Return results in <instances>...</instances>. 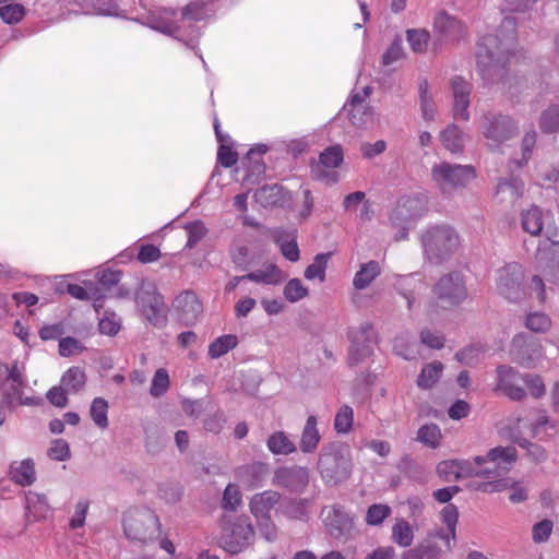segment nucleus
Listing matches in <instances>:
<instances>
[{
	"label": "nucleus",
	"instance_id": "nucleus-1",
	"mask_svg": "<svg viewBox=\"0 0 559 559\" xmlns=\"http://www.w3.org/2000/svg\"><path fill=\"white\" fill-rule=\"evenodd\" d=\"M515 26L514 17L506 16L497 34L481 37L476 53L477 70L486 84L508 83L504 69L515 49Z\"/></svg>",
	"mask_w": 559,
	"mask_h": 559
},
{
	"label": "nucleus",
	"instance_id": "nucleus-2",
	"mask_svg": "<svg viewBox=\"0 0 559 559\" xmlns=\"http://www.w3.org/2000/svg\"><path fill=\"white\" fill-rule=\"evenodd\" d=\"M424 258L431 264L449 261L461 247V236L450 224H435L420 234Z\"/></svg>",
	"mask_w": 559,
	"mask_h": 559
},
{
	"label": "nucleus",
	"instance_id": "nucleus-3",
	"mask_svg": "<svg viewBox=\"0 0 559 559\" xmlns=\"http://www.w3.org/2000/svg\"><path fill=\"white\" fill-rule=\"evenodd\" d=\"M318 472L326 486L347 481L353 473V457L349 447L341 441L324 444L318 457Z\"/></svg>",
	"mask_w": 559,
	"mask_h": 559
},
{
	"label": "nucleus",
	"instance_id": "nucleus-4",
	"mask_svg": "<svg viewBox=\"0 0 559 559\" xmlns=\"http://www.w3.org/2000/svg\"><path fill=\"white\" fill-rule=\"evenodd\" d=\"M160 528L157 515L150 509L131 510L123 519V531L127 538L146 544L154 540Z\"/></svg>",
	"mask_w": 559,
	"mask_h": 559
},
{
	"label": "nucleus",
	"instance_id": "nucleus-5",
	"mask_svg": "<svg viewBox=\"0 0 559 559\" xmlns=\"http://www.w3.org/2000/svg\"><path fill=\"white\" fill-rule=\"evenodd\" d=\"M254 528L247 516H239L234 522H225L219 545L231 555H237L254 542Z\"/></svg>",
	"mask_w": 559,
	"mask_h": 559
},
{
	"label": "nucleus",
	"instance_id": "nucleus-6",
	"mask_svg": "<svg viewBox=\"0 0 559 559\" xmlns=\"http://www.w3.org/2000/svg\"><path fill=\"white\" fill-rule=\"evenodd\" d=\"M135 304L147 322L154 326L166 324L165 302L157 287L152 282H142L135 293Z\"/></svg>",
	"mask_w": 559,
	"mask_h": 559
},
{
	"label": "nucleus",
	"instance_id": "nucleus-7",
	"mask_svg": "<svg viewBox=\"0 0 559 559\" xmlns=\"http://www.w3.org/2000/svg\"><path fill=\"white\" fill-rule=\"evenodd\" d=\"M433 181L443 193L466 187L475 177V170L468 165H457L442 162L431 169Z\"/></svg>",
	"mask_w": 559,
	"mask_h": 559
},
{
	"label": "nucleus",
	"instance_id": "nucleus-8",
	"mask_svg": "<svg viewBox=\"0 0 559 559\" xmlns=\"http://www.w3.org/2000/svg\"><path fill=\"white\" fill-rule=\"evenodd\" d=\"M521 223L523 229L532 236H538L544 231L546 238L559 250L558 228L550 212H543L542 209L533 205L523 211Z\"/></svg>",
	"mask_w": 559,
	"mask_h": 559
},
{
	"label": "nucleus",
	"instance_id": "nucleus-9",
	"mask_svg": "<svg viewBox=\"0 0 559 559\" xmlns=\"http://www.w3.org/2000/svg\"><path fill=\"white\" fill-rule=\"evenodd\" d=\"M524 271L518 263H509L498 271L497 289L499 294L511 302L524 298Z\"/></svg>",
	"mask_w": 559,
	"mask_h": 559
},
{
	"label": "nucleus",
	"instance_id": "nucleus-10",
	"mask_svg": "<svg viewBox=\"0 0 559 559\" xmlns=\"http://www.w3.org/2000/svg\"><path fill=\"white\" fill-rule=\"evenodd\" d=\"M175 16L176 11L174 9H163L158 15H152L150 17L148 26L163 34L182 40L186 43L188 47L194 49L198 44V38L200 36L199 29L194 25H189L193 33V36L186 40L181 32L182 26L179 24L178 21L174 19Z\"/></svg>",
	"mask_w": 559,
	"mask_h": 559
},
{
	"label": "nucleus",
	"instance_id": "nucleus-11",
	"mask_svg": "<svg viewBox=\"0 0 559 559\" xmlns=\"http://www.w3.org/2000/svg\"><path fill=\"white\" fill-rule=\"evenodd\" d=\"M427 197L421 193L403 195L397 200L396 206L390 215V221L395 226L420 218L427 212Z\"/></svg>",
	"mask_w": 559,
	"mask_h": 559
},
{
	"label": "nucleus",
	"instance_id": "nucleus-12",
	"mask_svg": "<svg viewBox=\"0 0 559 559\" xmlns=\"http://www.w3.org/2000/svg\"><path fill=\"white\" fill-rule=\"evenodd\" d=\"M310 481V472L307 467L292 465L281 466L274 471L272 484L292 493H302Z\"/></svg>",
	"mask_w": 559,
	"mask_h": 559
},
{
	"label": "nucleus",
	"instance_id": "nucleus-13",
	"mask_svg": "<svg viewBox=\"0 0 559 559\" xmlns=\"http://www.w3.org/2000/svg\"><path fill=\"white\" fill-rule=\"evenodd\" d=\"M433 293L439 300L449 306H457L467 298V289L459 272L443 275L435 285Z\"/></svg>",
	"mask_w": 559,
	"mask_h": 559
},
{
	"label": "nucleus",
	"instance_id": "nucleus-14",
	"mask_svg": "<svg viewBox=\"0 0 559 559\" xmlns=\"http://www.w3.org/2000/svg\"><path fill=\"white\" fill-rule=\"evenodd\" d=\"M516 131L514 121L504 115L488 114L484 117L483 133L490 141V146L498 147L511 139Z\"/></svg>",
	"mask_w": 559,
	"mask_h": 559
},
{
	"label": "nucleus",
	"instance_id": "nucleus-15",
	"mask_svg": "<svg viewBox=\"0 0 559 559\" xmlns=\"http://www.w3.org/2000/svg\"><path fill=\"white\" fill-rule=\"evenodd\" d=\"M372 336L373 329L370 323H364L358 330L349 332L350 347L347 358L349 366H356L371 355Z\"/></svg>",
	"mask_w": 559,
	"mask_h": 559
},
{
	"label": "nucleus",
	"instance_id": "nucleus-16",
	"mask_svg": "<svg viewBox=\"0 0 559 559\" xmlns=\"http://www.w3.org/2000/svg\"><path fill=\"white\" fill-rule=\"evenodd\" d=\"M498 373V389L503 391L507 396L513 401H521L526 396L523 388L525 374H521L510 366H499Z\"/></svg>",
	"mask_w": 559,
	"mask_h": 559
},
{
	"label": "nucleus",
	"instance_id": "nucleus-17",
	"mask_svg": "<svg viewBox=\"0 0 559 559\" xmlns=\"http://www.w3.org/2000/svg\"><path fill=\"white\" fill-rule=\"evenodd\" d=\"M481 464L477 466L476 477L488 479L478 484L475 488L484 492H499L509 488V479L501 478L509 472L508 466H497L496 464Z\"/></svg>",
	"mask_w": 559,
	"mask_h": 559
},
{
	"label": "nucleus",
	"instance_id": "nucleus-18",
	"mask_svg": "<svg viewBox=\"0 0 559 559\" xmlns=\"http://www.w3.org/2000/svg\"><path fill=\"white\" fill-rule=\"evenodd\" d=\"M174 307L178 312V318L185 325H193L203 313V305L194 292L186 290L179 294Z\"/></svg>",
	"mask_w": 559,
	"mask_h": 559
},
{
	"label": "nucleus",
	"instance_id": "nucleus-19",
	"mask_svg": "<svg viewBox=\"0 0 559 559\" xmlns=\"http://www.w3.org/2000/svg\"><path fill=\"white\" fill-rule=\"evenodd\" d=\"M322 516L329 534L334 538L347 535L353 528V519L341 506L323 508Z\"/></svg>",
	"mask_w": 559,
	"mask_h": 559
},
{
	"label": "nucleus",
	"instance_id": "nucleus-20",
	"mask_svg": "<svg viewBox=\"0 0 559 559\" xmlns=\"http://www.w3.org/2000/svg\"><path fill=\"white\" fill-rule=\"evenodd\" d=\"M472 84L462 76H454L451 80V90L453 94V117L457 120H469V96L472 93Z\"/></svg>",
	"mask_w": 559,
	"mask_h": 559
},
{
	"label": "nucleus",
	"instance_id": "nucleus-21",
	"mask_svg": "<svg viewBox=\"0 0 559 559\" xmlns=\"http://www.w3.org/2000/svg\"><path fill=\"white\" fill-rule=\"evenodd\" d=\"M433 28L442 40H460L465 34L464 24L445 11H441L437 14Z\"/></svg>",
	"mask_w": 559,
	"mask_h": 559
},
{
	"label": "nucleus",
	"instance_id": "nucleus-22",
	"mask_svg": "<svg viewBox=\"0 0 559 559\" xmlns=\"http://www.w3.org/2000/svg\"><path fill=\"white\" fill-rule=\"evenodd\" d=\"M269 473V464L264 462H252L236 468L237 479L248 489L262 486Z\"/></svg>",
	"mask_w": 559,
	"mask_h": 559
},
{
	"label": "nucleus",
	"instance_id": "nucleus-23",
	"mask_svg": "<svg viewBox=\"0 0 559 559\" xmlns=\"http://www.w3.org/2000/svg\"><path fill=\"white\" fill-rule=\"evenodd\" d=\"M282 495L278 491L269 489L252 496L249 502L250 512L260 518H270V512L281 501Z\"/></svg>",
	"mask_w": 559,
	"mask_h": 559
},
{
	"label": "nucleus",
	"instance_id": "nucleus-24",
	"mask_svg": "<svg viewBox=\"0 0 559 559\" xmlns=\"http://www.w3.org/2000/svg\"><path fill=\"white\" fill-rule=\"evenodd\" d=\"M273 240L278 245L282 254L290 262H297L300 258V251L296 241L297 231L285 230L283 228L274 229L272 233Z\"/></svg>",
	"mask_w": 559,
	"mask_h": 559
},
{
	"label": "nucleus",
	"instance_id": "nucleus-25",
	"mask_svg": "<svg viewBox=\"0 0 559 559\" xmlns=\"http://www.w3.org/2000/svg\"><path fill=\"white\" fill-rule=\"evenodd\" d=\"M518 453L513 447H496L488 451L486 455L475 456V462L481 464H496L497 466H508L509 469L515 463Z\"/></svg>",
	"mask_w": 559,
	"mask_h": 559
},
{
	"label": "nucleus",
	"instance_id": "nucleus-26",
	"mask_svg": "<svg viewBox=\"0 0 559 559\" xmlns=\"http://www.w3.org/2000/svg\"><path fill=\"white\" fill-rule=\"evenodd\" d=\"M26 521L28 523L44 520L50 512L47 497L41 493L28 491L25 496Z\"/></svg>",
	"mask_w": 559,
	"mask_h": 559
},
{
	"label": "nucleus",
	"instance_id": "nucleus-27",
	"mask_svg": "<svg viewBox=\"0 0 559 559\" xmlns=\"http://www.w3.org/2000/svg\"><path fill=\"white\" fill-rule=\"evenodd\" d=\"M523 181L519 178L511 177L498 182L496 188V198L501 203L513 204L523 195Z\"/></svg>",
	"mask_w": 559,
	"mask_h": 559
},
{
	"label": "nucleus",
	"instance_id": "nucleus-28",
	"mask_svg": "<svg viewBox=\"0 0 559 559\" xmlns=\"http://www.w3.org/2000/svg\"><path fill=\"white\" fill-rule=\"evenodd\" d=\"M321 441V435L318 429V419L314 415H310L304 426L299 448L302 453H313Z\"/></svg>",
	"mask_w": 559,
	"mask_h": 559
},
{
	"label": "nucleus",
	"instance_id": "nucleus-29",
	"mask_svg": "<svg viewBox=\"0 0 559 559\" xmlns=\"http://www.w3.org/2000/svg\"><path fill=\"white\" fill-rule=\"evenodd\" d=\"M10 475L12 480L21 486L32 485L36 480L33 460L26 459L21 462H13L10 466Z\"/></svg>",
	"mask_w": 559,
	"mask_h": 559
},
{
	"label": "nucleus",
	"instance_id": "nucleus-30",
	"mask_svg": "<svg viewBox=\"0 0 559 559\" xmlns=\"http://www.w3.org/2000/svg\"><path fill=\"white\" fill-rule=\"evenodd\" d=\"M214 0H194L189 2L181 10V20L203 21L213 13Z\"/></svg>",
	"mask_w": 559,
	"mask_h": 559
},
{
	"label": "nucleus",
	"instance_id": "nucleus-31",
	"mask_svg": "<svg viewBox=\"0 0 559 559\" xmlns=\"http://www.w3.org/2000/svg\"><path fill=\"white\" fill-rule=\"evenodd\" d=\"M269 451L274 455H289L297 451L294 440L285 431H275L266 440Z\"/></svg>",
	"mask_w": 559,
	"mask_h": 559
},
{
	"label": "nucleus",
	"instance_id": "nucleus-32",
	"mask_svg": "<svg viewBox=\"0 0 559 559\" xmlns=\"http://www.w3.org/2000/svg\"><path fill=\"white\" fill-rule=\"evenodd\" d=\"M381 273L380 265L377 261H369L360 265L356 272L353 286L357 290L366 289Z\"/></svg>",
	"mask_w": 559,
	"mask_h": 559
},
{
	"label": "nucleus",
	"instance_id": "nucleus-33",
	"mask_svg": "<svg viewBox=\"0 0 559 559\" xmlns=\"http://www.w3.org/2000/svg\"><path fill=\"white\" fill-rule=\"evenodd\" d=\"M247 281L265 285H276L283 281V272L275 264L246 274Z\"/></svg>",
	"mask_w": 559,
	"mask_h": 559
},
{
	"label": "nucleus",
	"instance_id": "nucleus-34",
	"mask_svg": "<svg viewBox=\"0 0 559 559\" xmlns=\"http://www.w3.org/2000/svg\"><path fill=\"white\" fill-rule=\"evenodd\" d=\"M283 192L280 185H265L255 191L254 198L264 207L276 206L284 199Z\"/></svg>",
	"mask_w": 559,
	"mask_h": 559
},
{
	"label": "nucleus",
	"instance_id": "nucleus-35",
	"mask_svg": "<svg viewBox=\"0 0 559 559\" xmlns=\"http://www.w3.org/2000/svg\"><path fill=\"white\" fill-rule=\"evenodd\" d=\"M440 140L448 151L457 153L464 147L465 135L457 126L450 124L441 131Z\"/></svg>",
	"mask_w": 559,
	"mask_h": 559
},
{
	"label": "nucleus",
	"instance_id": "nucleus-36",
	"mask_svg": "<svg viewBox=\"0 0 559 559\" xmlns=\"http://www.w3.org/2000/svg\"><path fill=\"white\" fill-rule=\"evenodd\" d=\"M86 381L85 372L80 367H71L69 368L62 376L60 384L64 388V390L69 393L79 392L84 385Z\"/></svg>",
	"mask_w": 559,
	"mask_h": 559
},
{
	"label": "nucleus",
	"instance_id": "nucleus-37",
	"mask_svg": "<svg viewBox=\"0 0 559 559\" xmlns=\"http://www.w3.org/2000/svg\"><path fill=\"white\" fill-rule=\"evenodd\" d=\"M392 540L400 547H408L414 540V531L412 525L405 519H396L392 526Z\"/></svg>",
	"mask_w": 559,
	"mask_h": 559
},
{
	"label": "nucleus",
	"instance_id": "nucleus-38",
	"mask_svg": "<svg viewBox=\"0 0 559 559\" xmlns=\"http://www.w3.org/2000/svg\"><path fill=\"white\" fill-rule=\"evenodd\" d=\"M421 285V281L414 275L401 276L396 282V290L406 299L407 308L411 310L416 299V289Z\"/></svg>",
	"mask_w": 559,
	"mask_h": 559
},
{
	"label": "nucleus",
	"instance_id": "nucleus-39",
	"mask_svg": "<svg viewBox=\"0 0 559 559\" xmlns=\"http://www.w3.org/2000/svg\"><path fill=\"white\" fill-rule=\"evenodd\" d=\"M441 548L433 542L425 540L405 551L402 559H438Z\"/></svg>",
	"mask_w": 559,
	"mask_h": 559
},
{
	"label": "nucleus",
	"instance_id": "nucleus-40",
	"mask_svg": "<svg viewBox=\"0 0 559 559\" xmlns=\"http://www.w3.org/2000/svg\"><path fill=\"white\" fill-rule=\"evenodd\" d=\"M419 104L421 116L426 121H432L436 115V106L429 94V84L427 80H421L418 84Z\"/></svg>",
	"mask_w": 559,
	"mask_h": 559
},
{
	"label": "nucleus",
	"instance_id": "nucleus-41",
	"mask_svg": "<svg viewBox=\"0 0 559 559\" xmlns=\"http://www.w3.org/2000/svg\"><path fill=\"white\" fill-rule=\"evenodd\" d=\"M331 254L332 253H330V252L318 253L314 257L313 262L306 267L305 273H304L305 277L309 281L318 278L320 282H324L325 281V271H326L328 262L331 258Z\"/></svg>",
	"mask_w": 559,
	"mask_h": 559
},
{
	"label": "nucleus",
	"instance_id": "nucleus-42",
	"mask_svg": "<svg viewBox=\"0 0 559 559\" xmlns=\"http://www.w3.org/2000/svg\"><path fill=\"white\" fill-rule=\"evenodd\" d=\"M238 344V340L236 335L233 334H226L217 337L215 341H213L209 346V356L212 359H217L225 354H227L229 350L235 348Z\"/></svg>",
	"mask_w": 559,
	"mask_h": 559
},
{
	"label": "nucleus",
	"instance_id": "nucleus-43",
	"mask_svg": "<svg viewBox=\"0 0 559 559\" xmlns=\"http://www.w3.org/2000/svg\"><path fill=\"white\" fill-rule=\"evenodd\" d=\"M443 366L435 361L426 365L417 378V385L421 389H430L440 378Z\"/></svg>",
	"mask_w": 559,
	"mask_h": 559
},
{
	"label": "nucleus",
	"instance_id": "nucleus-44",
	"mask_svg": "<svg viewBox=\"0 0 559 559\" xmlns=\"http://www.w3.org/2000/svg\"><path fill=\"white\" fill-rule=\"evenodd\" d=\"M108 407V402L104 397H95L91 404L90 416L100 429H106L109 425Z\"/></svg>",
	"mask_w": 559,
	"mask_h": 559
},
{
	"label": "nucleus",
	"instance_id": "nucleus-45",
	"mask_svg": "<svg viewBox=\"0 0 559 559\" xmlns=\"http://www.w3.org/2000/svg\"><path fill=\"white\" fill-rule=\"evenodd\" d=\"M441 437V430L437 424H426L417 431V440L431 449L439 447Z\"/></svg>",
	"mask_w": 559,
	"mask_h": 559
},
{
	"label": "nucleus",
	"instance_id": "nucleus-46",
	"mask_svg": "<svg viewBox=\"0 0 559 559\" xmlns=\"http://www.w3.org/2000/svg\"><path fill=\"white\" fill-rule=\"evenodd\" d=\"M539 128L544 133L559 131V105H552L542 112Z\"/></svg>",
	"mask_w": 559,
	"mask_h": 559
},
{
	"label": "nucleus",
	"instance_id": "nucleus-47",
	"mask_svg": "<svg viewBox=\"0 0 559 559\" xmlns=\"http://www.w3.org/2000/svg\"><path fill=\"white\" fill-rule=\"evenodd\" d=\"M430 34L424 28H413L406 31V39L411 49L416 53L426 51Z\"/></svg>",
	"mask_w": 559,
	"mask_h": 559
},
{
	"label": "nucleus",
	"instance_id": "nucleus-48",
	"mask_svg": "<svg viewBox=\"0 0 559 559\" xmlns=\"http://www.w3.org/2000/svg\"><path fill=\"white\" fill-rule=\"evenodd\" d=\"M512 441L516 443L519 447L525 449L527 451V456L533 462L542 463L547 460V452L542 445L533 443L520 436H513Z\"/></svg>",
	"mask_w": 559,
	"mask_h": 559
},
{
	"label": "nucleus",
	"instance_id": "nucleus-49",
	"mask_svg": "<svg viewBox=\"0 0 559 559\" xmlns=\"http://www.w3.org/2000/svg\"><path fill=\"white\" fill-rule=\"evenodd\" d=\"M344 159V154L341 145H333L325 148L319 156L318 166L325 168H336Z\"/></svg>",
	"mask_w": 559,
	"mask_h": 559
},
{
	"label": "nucleus",
	"instance_id": "nucleus-50",
	"mask_svg": "<svg viewBox=\"0 0 559 559\" xmlns=\"http://www.w3.org/2000/svg\"><path fill=\"white\" fill-rule=\"evenodd\" d=\"M26 14L24 5L19 3H9L0 7V19L3 23L14 25L20 23Z\"/></svg>",
	"mask_w": 559,
	"mask_h": 559
},
{
	"label": "nucleus",
	"instance_id": "nucleus-51",
	"mask_svg": "<svg viewBox=\"0 0 559 559\" xmlns=\"http://www.w3.org/2000/svg\"><path fill=\"white\" fill-rule=\"evenodd\" d=\"M354 423V411L348 405H343L334 418V429L337 433H347L350 431Z\"/></svg>",
	"mask_w": 559,
	"mask_h": 559
},
{
	"label": "nucleus",
	"instance_id": "nucleus-52",
	"mask_svg": "<svg viewBox=\"0 0 559 559\" xmlns=\"http://www.w3.org/2000/svg\"><path fill=\"white\" fill-rule=\"evenodd\" d=\"M67 292L73 298L79 300H93L94 308L98 310L102 307V296L97 295V289L87 290L79 284H69Z\"/></svg>",
	"mask_w": 559,
	"mask_h": 559
},
{
	"label": "nucleus",
	"instance_id": "nucleus-53",
	"mask_svg": "<svg viewBox=\"0 0 559 559\" xmlns=\"http://www.w3.org/2000/svg\"><path fill=\"white\" fill-rule=\"evenodd\" d=\"M188 234L186 248L193 249L206 236L207 228L201 221H194L185 225Z\"/></svg>",
	"mask_w": 559,
	"mask_h": 559
},
{
	"label": "nucleus",
	"instance_id": "nucleus-54",
	"mask_svg": "<svg viewBox=\"0 0 559 559\" xmlns=\"http://www.w3.org/2000/svg\"><path fill=\"white\" fill-rule=\"evenodd\" d=\"M525 326L536 333H545L551 326L550 318L543 312H531L525 318Z\"/></svg>",
	"mask_w": 559,
	"mask_h": 559
},
{
	"label": "nucleus",
	"instance_id": "nucleus-55",
	"mask_svg": "<svg viewBox=\"0 0 559 559\" xmlns=\"http://www.w3.org/2000/svg\"><path fill=\"white\" fill-rule=\"evenodd\" d=\"M392 513L388 504L374 503L371 504L366 513V523L371 526L380 525Z\"/></svg>",
	"mask_w": 559,
	"mask_h": 559
},
{
	"label": "nucleus",
	"instance_id": "nucleus-56",
	"mask_svg": "<svg viewBox=\"0 0 559 559\" xmlns=\"http://www.w3.org/2000/svg\"><path fill=\"white\" fill-rule=\"evenodd\" d=\"M283 294L289 302H297L308 295V288L299 278H292L284 286Z\"/></svg>",
	"mask_w": 559,
	"mask_h": 559
},
{
	"label": "nucleus",
	"instance_id": "nucleus-57",
	"mask_svg": "<svg viewBox=\"0 0 559 559\" xmlns=\"http://www.w3.org/2000/svg\"><path fill=\"white\" fill-rule=\"evenodd\" d=\"M169 388V376L166 369L159 368L155 371L150 394L154 397L163 396Z\"/></svg>",
	"mask_w": 559,
	"mask_h": 559
},
{
	"label": "nucleus",
	"instance_id": "nucleus-58",
	"mask_svg": "<svg viewBox=\"0 0 559 559\" xmlns=\"http://www.w3.org/2000/svg\"><path fill=\"white\" fill-rule=\"evenodd\" d=\"M98 329L102 334L114 336L121 329V319L115 312H105L98 322Z\"/></svg>",
	"mask_w": 559,
	"mask_h": 559
},
{
	"label": "nucleus",
	"instance_id": "nucleus-59",
	"mask_svg": "<svg viewBox=\"0 0 559 559\" xmlns=\"http://www.w3.org/2000/svg\"><path fill=\"white\" fill-rule=\"evenodd\" d=\"M307 499H290L283 509L289 519L305 520L307 518Z\"/></svg>",
	"mask_w": 559,
	"mask_h": 559
},
{
	"label": "nucleus",
	"instance_id": "nucleus-60",
	"mask_svg": "<svg viewBox=\"0 0 559 559\" xmlns=\"http://www.w3.org/2000/svg\"><path fill=\"white\" fill-rule=\"evenodd\" d=\"M241 504V492L236 485L229 484L224 490L222 507L227 511H236Z\"/></svg>",
	"mask_w": 559,
	"mask_h": 559
},
{
	"label": "nucleus",
	"instance_id": "nucleus-61",
	"mask_svg": "<svg viewBox=\"0 0 559 559\" xmlns=\"http://www.w3.org/2000/svg\"><path fill=\"white\" fill-rule=\"evenodd\" d=\"M442 522L445 524L448 531H450L452 539L456 537V524L459 520V510L452 504L448 503L441 511Z\"/></svg>",
	"mask_w": 559,
	"mask_h": 559
},
{
	"label": "nucleus",
	"instance_id": "nucleus-62",
	"mask_svg": "<svg viewBox=\"0 0 559 559\" xmlns=\"http://www.w3.org/2000/svg\"><path fill=\"white\" fill-rule=\"evenodd\" d=\"M48 456L55 461H66L70 457V448L66 440L57 439L52 441L48 450Z\"/></svg>",
	"mask_w": 559,
	"mask_h": 559
},
{
	"label": "nucleus",
	"instance_id": "nucleus-63",
	"mask_svg": "<svg viewBox=\"0 0 559 559\" xmlns=\"http://www.w3.org/2000/svg\"><path fill=\"white\" fill-rule=\"evenodd\" d=\"M437 473L447 481L459 480L456 460L440 462L437 466Z\"/></svg>",
	"mask_w": 559,
	"mask_h": 559
},
{
	"label": "nucleus",
	"instance_id": "nucleus-64",
	"mask_svg": "<svg viewBox=\"0 0 559 559\" xmlns=\"http://www.w3.org/2000/svg\"><path fill=\"white\" fill-rule=\"evenodd\" d=\"M59 354L69 357L82 352L85 347L74 337L68 336L59 341Z\"/></svg>",
	"mask_w": 559,
	"mask_h": 559
}]
</instances>
